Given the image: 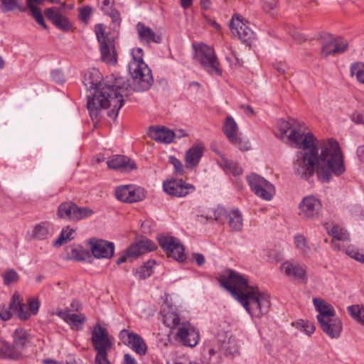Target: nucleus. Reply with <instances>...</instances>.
I'll use <instances>...</instances> for the list:
<instances>
[{"instance_id": "obj_1", "label": "nucleus", "mask_w": 364, "mask_h": 364, "mask_svg": "<svg viewBox=\"0 0 364 364\" xmlns=\"http://www.w3.org/2000/svg\"><path fill=\"white\" fill-rule=\"evenodd\" d=\"M280 138L287 136L289 142L302 149L296 155L293 169L297 177L308 179L316 171L322 182H328L332 174L340 176L345 171L343 159L338 142L333 138L315 144L316 138L311 132L306 133V127L301 122L279 119L277 123Z\"/></svg>"}, {"instance_id": "obj_2", "label": "nucleus", "mask_w": 364, "mask_h": 364, "mask_svg": "<svg viewBox=\"0 0 364 364\" xmlns=\"http://www.w3.org/2000/svg\"><path fill=\"white\" fill-rule=\"evenodd\" d=\"M218 280L252 317L261 318L267 314L270 306L268 295L260 292L257 287L250 285L246 277L228 269L218 277Z\"/></svg>"}, {"instance_id": "obj_3", "label": "nucleus", "mask_w": 364, "mask_h": 364, "mask_svg": "<svg viewBox=\"0 0 364 364\" xmlns=\"http://www.w3.org/2000/svg\"><path fill=\"white\" fill-rule=\"evenodd\" d=\"M102 75L96 68L88 70L84 73L82 82L90 91L94 93L87 96V107L92 122L96 124L100 121L102 109L112 106L108 115L116 118L119 110L124 105L122 95L114 85L102 83Z\"/></svg>"}, {"instance_id": "obj_4", "label": "nucleus", "mask_w": 364, "mask_h": 364, "mask_svg": "<svg viewBox=\"0 0 364 364\" xmlns=\"http://www.w3.org/2000/svg\"><path fill=\"white\" fill-rule=\"evenodd\" d=\"M132 60L129 63V71L133 80L132 87L136 92L148 90L154 80L151 69L143 60V50L140 48L132 49Z\"/></svg>"}, {"instance_id": "obj_5", "label": "nucleus", "mask_w": 364, "mask_h": 364, "mask_svg": "<svg viewBox=\"0 0 364 364\" xmlns=\"http://www.w3.org/2000/svg\"><path fill=\"white\" fill-rule=\"evenodd\" d=\"M13 345L9 342L0 341V358L16 360L19 358L22 350L31 342V335L24 328H16L13 333Z\"/></svg>"}, {"instance_id": "obj_6", "label": "nucleus", "mask_w": 364, "mask_h": 364, "mask_svg": "<svg viewBox=\"0 0 364 364\" xmlns=\"http://www.w3.org/2000/svg\"><path fill=\"white\" fill-rule=\"evenodd\" d=\"M194 59L200 63L201 67L210 75H222L220 63L213 47L205 43H193Z\"/></svg>"}, {"instance_id": "obj_7", "label": "nucleus", "mask_w": 364, "mask_h": 364, "mask_svg": "<svg viewBox=\"0 0 364 364\" xmlns=\"http://www.w3.org/2000/svg\"><path fill=\"white\" fill-rule=\"evenodd\" d=\"M91 341L97 352L95 359V364H110L107 358V351L112 348V343L106 328L97 324L92 332Z\"/></svg>"}, {"instance_id": "obj_8", "label": "nucleus", "mask_w": 364, "mask_h": 364, "mask_svg": "<svg viewBox=\"0 0 364 364\" xmlns=\"http://www.w3.org/2000/svg\"><path fill=\"white\" fill-rule=\"evenodd\" d=\"M95 33L100 46L101 58L103 62L109 65L117 63V54L112 41L105 35V28L102 24L95 26Z\"/></svg>"}, {"instance_id": "obj_9", "label": "nucleus", "mask_w": 364, "mask_h": 364, "mask_svg": "<svg viewBox=\"0 0 364 364\" xmlns=\"http://www.w3.org/2000/svg\"><path fill=\"white\" fill-rule=\"evenodd\" d=\"M251 190L259 198L270 200L275 191L274 186L263 177L252 173L247 177Z\"/></svg>"}, {"instance_id": "obj_10", "label": "nucleus", "mask_w": 364, "mask_h": 364, "mask_svg": "<svg viewBox=\"0 0 364 364\" xmlns=\"http://www.w3.org/2000/svg\"><path fill=\"white\" fill-rule=\"evenodd\" d=\"M158 240L160 246L168 257H173L177 261L185 260L184 247L177 238L168 235H161L159 237Z\"/></svg>"}, {"instance_id": "obj_11", "label": "nucleus", "mask_w": 364, "mask_h": 364, "mask_svg": "<svg viewBox=\"0 0 364 364\" xmlns=\"http://www.w3.org/2000/svg\"><path fill=\"white\" fill-rule=\"evenodd\" d=\"M176 341L188 347H195L199 342L198 331L190 323L183 322L175 336Z\"/></svg>"}, {"instance_id": "obj_12", "label": "nucleus", "mask_w": 364, "mask_h": 364, "mask_svg": "<svg viewBox=\"0 0 364 364\" xmlns=\"http://www.w3.org/2000/svg\"><path fill=\"white\" fill-rule=\"evenodd\" d=\"M281 271L289 278L299 283L306 284L308 277L306 267L295 260H287L280 266Z\"/></svg>"}, {"instance_id": "obj_13", "label": "nucleus", "mask_w": 364, "mask_h": 364, "mask_svg": "<svg viewBox=\"0 0 364 364\" xmlns=\"http://www.w3.org/2000/svg\"><path fill=\"white\" fill-rule=\"evenodd\" d=\"M321 207L318 198L314 196H308L299 203V214L304 219L313 220L318 217Z\"/></svg>"}, {"instance_id": "obj_14", "label": "nucleus", "mask_w": 364, "mask_h": 364, "mask_svg": "<svg viewBox=\"0 0 364 364\" xmlns=\"http://www.w3.org/2000/svg\"><path fill=\"white\" fill-rule=\"evenodd\" d=\"M119 337L124 344L129 346L137 354L144 355L147 353V346L140 335L122 329Z\"/></svg>"}, {"instance_id": "obj_15", "label": "nucleus", "mask_w": 364, "mask_h": 364, "mask_svg": "<svg viewBox=\"0 0 364 364\" xmlns=\"http://www.w3.org/2000/svg\"><path fill=\"white\" fill-rule=\"evenodd\" d=\"M215 220L220 223H224L228 220L230 228L235 231H241L242 229V216L238 209L230 212L219 208L214 212Z\"/></svg>"}, {"instance_id": "obj_16", "label": "nucleus", "mask_w": 364, "mask_h": 364, "mask_svg": "<svg viewBox=\"0 0 364 364\" xmlns=\"http://www.w3.org/2000/svg\"><path fill=\"white\" fill-rule=\"evenodd\" d=\"M115 196L122 202L135 203L144 200L146 196L144 188L126 185L116 188Z\"/></svg>"}, {"instance_id": "obj_17", "label": "nucleus", "mask_w": 364, "mask_h": 364, "mask_svg": "<svg viewBox=\"0 0 364 364\" xmlns=\"http://www.w3.org/2000/svg\"><path fill=\"white\" fill-rule=\"evenodd\" d=\"M156 249V245L147 238H142L129 246L126 254L117 260V264H120L126 262L127 257H136L140 255L153 251Z\"/></svg>"}, {"instance_id": "obj_18", "label": "nucleus", "mask_w": 364, "mask_h": 364, "mask_svg": "<svg viewBox=\"0 0 364 364\" xmlns=\"http://www.w3.org/2000/svg\"><path fill=\"white\" fill-rule=\"evenodd\" d=\"M164 191L170 196L175 197H184L195 191L194 186L183 180H170L163 183Z\"/></svg>"}, {"instance_id": "obj_19", "label": "nucleus", "mask_w": 364, "mask_h": 364, "mask_svg": "<svg viewBox=\"0 0 364 364\" xmlns=\"http://www.w3.org/2000/svg\"><path fill=\"white\" fill-rule=\"evenodd\" d=\"M230 27L232 33H236L238 38L243 42H247L253 38L252 30L246 25L243 17L239 14L232 16Z\"/></svg>"}, {"instance_id": "obj_20", "label": "nucleus", "mask_w": 364, "mask_h": 364, "mask_svg": "<svg viewBox=\"0 0 364 364\" xmlns=\"http://www.w3.org/2000/svg\"><path fill=\"white\" fill-rule=\"evenodd\" d=\"M90 247L94 257L98 259L111 258L114 252V244L104 240H92Z\"/></svg>"}, {"instance_id": "obj_21", "label": "nucleus", "mask_w": 364, "mask_h": 364, "mask_svg": "<svg viewBox=\"0 0 364 364\" xmlns=\"http://www.w3.org/2000/svg\"><path fill=\"white\" fill-rule=\"evenodd\" d=\"M321 329L331 338H338L341 336L343 324L336 316L318 322Z\"/></svg>"}, {"instance_id": "obj_22", "label": "nucleus", "mask_w": 364, "mask_h": 364, "mask_svg": "<svg viewBox=\"0 0 364 364\" xmlns=\"http://www.w3.org/2000/svg\"><path fill=\"white\" fill-rule=\"evenodd\" d=\"M56 315L68 323L72 329L76 331L82 330L85 322L87 321L85 315L73 314L70 310L58 311Z\"/></svg>"}, {"instance_id": "obj_23", "label": "nucleus", "mask_w": 364, "mask_h": 364, "mask_svg": "<svg viewBox=\"0 0 364 364\" xmlns=\"http://www.w3.org/2000/svg\"><path fill=\"white\" fill-rule=\"evenodd\" d=\"M45 15L58 28L63 31H68L70 29L71 23L56 8L51 7L46 9Z\"/></svg>"}, {"instance_id": "obj_24", "label": "nucleus", "mask_w": 364, "mask_h": 364, "mask_svg": "<svg viewBox=\"0 0 364 364\" xmlns=\"http://www.w3.org/2000/svg\"><path fill=\"white\" fill-rule=\"evenodd\" d=\"M138 38L144 44L151 43H160L161 37L156 34L150 27L145 26L143 23L139 22L136 26Z\"/></svg>"}, {"instance_id": "obj_25", "label": "nucleus", "mask_w": 364, "mask_h": 364, "mask_svg": "<svg viewBox=\"0 0 364 364\" xmlns=\"http://www.w3.org/2000/svg\"><path fill=\"white\" fill-rule=\"evenodd\" d=\"M149 135L154 141L169 144L176 136V134L164 127L151 126L149 129Z\"/></svg>"}, {"instance_id": "obj_26", "label": "nucleus", "mask_w": 364, "mask_h": 364, "mask_svg": "<svg viewBox=\"0 0 364 364\" xmlns=\"http://www.w3.org/2000/svg\"><path fill=\"white\" fill-rule=\"evenodd\" d=\"M107 166L112 169L132 171L136 168L133 161L128 157L123 155L113 156L107 161Z\"/></svg>"}, {"instance_id": "obj_27", "label": "nucleus", "mask_w": 364, "mask_h": 364, "mask_svg": "<svg viewBox=\"0 0 364 364\" xmlns=\"http://www.w3.org/2000/svg\"><path fill=\"white\" fill-rule=\"evenodd\" d=\"M313 303L316 311L318 312L316 318L318 322L336 316L333 307L321 299L314 298Z\"/></svg>"}, {"instance_id": "obj_28", "label": "nucleus", "mask_w": 364, "mask_h": 364, "mask_svg": "<svg viewBox=\"0 0 364 364\" xmlns=\"http://www.w3.org/2000/svg\"><path fill=\"white\" fill-rule=\"evenodd\" d=\"M204 151V146L198 144L191 147L186 154V163L187 168L195 167L199 163Z\"/></svg>"}, {"instance_id": "obj_29", "label": "nucleus", "mask_w": 364, "mask_h": 364, "mask_svg": "<svg viewBox=\"0 0 364 364\" xmlns=\"http://www.w3.org/2000/svg\"><path fill=\"white\" fill-rule=\"evenodd\" d=\"M223 129L226 137L232 143L235 144L240 143L241 141L238 136V127L237 123L232 117H227Z\"/></svg>"}, {"instance_id": "obj_30", "label": "nucleus", "mask_w": 364, "mask_h": 364, "mask_svg": "<svg viewBox=\"0 0 364 364\" xmlns=\"http://www.w3.org/2000/svg\"><path fill=\"white\" fill-rule=\"evenodd\" d=\"M10 310L18 314V317L22 320H27L31 313L28 311V308L25 304L20 301V297L18 294H14L9 304Z\"/></svg>"}, {"instance_id": "obj_31", "label": "nucleus", "mask_w": 364, "mask_h": 364, "mask_svg": "<svg viewBox=\"0 0 364 364\" xmlns=\"http://www.w3.org/2000/svg\"><path fill=\"white\" fill-rule=\"evenodd\" d=\"M335 37L331 34L325 35L321 40V55L326 58L328 55H336L335 50Z\"/></svg>"}, {"instance_id": "obj_32", "label": "nucleus", "mask_w": 364, "mask_h": 364, "mask_svg": "<svg viewBox=\"0 0 364 364\" xmlns=\"http://www.w3.org/2000/svg\"><path fill=\"white\" fill-rule=\"evenodd\" d=\"M219 165L225 173L232 174L235 176L242 173V168L237 162L229 161L223 156H221Z\"/></svg>"}, {"instance_id": "obj_33", "label": "nucleus", "mask_w": 364, "mask_h": 364, "mask_svg": "<svg viewBox=\"0 0 364 364\" xmlns=\"http://www.w3.org/2000/svg\"><path fill=\"white\" fill-rule=\"evenodd\" d=\"M18 10L21 12L26 11V7L23 6L19 0H1L0 1V11L4 13H8Z\"/></svg>"}, {"instance_id": "obj_34", "label": "nucleus", "mask_w": 364, "mask_h": 364, "mask_svg": "<svg viewBox=\"0 0 364 364\" xmlns=\"http://www.w3.org/2000/svg\"><path fill=\"white\" fill-rule=\"evenodd\" d=\"M164 314L163 316V322L164 323L170 328H177V330L179 328V326L181 324H182L183 322L181 321V318L178 314H177L174 311H168L167 312H165V311H163Z\"/></svg>"}, {"instance_id": "obj_35", "label": "nucleus", "mask_w": 364, "mask_h": 364, "mask_svg": "<svg viewBox=\"0 0 364 364\" xmlns=\"http://www.w3.org/2000/svg\"><path fill=\"white\" fill-rule=\"evenodd\" d=\"M220 351L226 355L234 356L238 353V346L236 339L230 337L228 339L224 340L221 344Z\"/></svg>"}, {"instance_id": "obj_36", "label": "nucleus", "mask_w": 364, "mask_h": 364, "mask_svg": "<svg viewBox=\"0 0 364 364\" xmlns=\"http://www.w3.org/2000/svg\"><path fill=\"white\" fill-rule=\"evenodd\" d=\"M100 4V8L104 13L109 16L113 21L119 19V13L113 8V1L112 0H97Z\"/></svg>"}, {"instance_id": "obj_37", "label": "nucleus", "mask_w": 364, "mask_h": 364, "mask_svg": "<svg viewBox=\"0 0 364 364\" xmlns=\"http://www.w3.org/2000/svg\"><path fill=\"white\" fill-rule=\"evenodd\" d=\"M347 310L355 321L364 326V305H351L347 307Z\"/></svg>"}, {"instance_id": "obj_38", "label": "nucleus", "mask_w": 364, "mask_h": 364, "mask_svg": "<svg viewBox=\"0 0 364 364\" xmlns=\"http://www.w3.org/2000/svg\"><path fill=\"white\" fill-rule=\"evenodd\" d=\"M75 203L65 202L61 203L58 210V215L60 218L73 220V212H74Z\"/></svg>"}, {"instance_id": "obj_39", "label": "nucleus", "mask_w": 364, "mask_h": 364, "mask_svg": "<svg viewBox=\"0 0 364 364\" xmlns=\"http://www.w3.org/2000/svg\"><path fill=\"white\" fill-rule=\"evenodd\" d=\"M74 232L75 230L70 228L69 227L63 229L58 239L53 242V245L55 247H60L63 244L70 241L74 238Z\"/></svg>"}, {"instance_id": "obj_40", "label": "nucleus", "mask_w": 364, "mask_h": 364, "mask_svg": "<svg viewBox=\"0 0 364 364\" xmlns=\"http://www.w3.org/2000/svg\"><path fill=\"white\" fill-rule=\"evenodd\" d=\"M94 211L89 207H79L75 203L73 212V220H80L91 216Z\"/></svg>"}, {"instance_id": "obj_41", "label": "nucleus", "mask_w": 364, "mask_h": 364, "mask_svg": "<svg viewBox=\"0 0 364 364\" xmlns=\"http://www.w3.org/2000/svg\"><path fill=\"white\" fill-rule=\"evenodd\" d=\"M49 226L48 223L36 225L33 230V236L38 240L46 239L49 235Z\"/></svg>"}, {"instance_id": "obj_42", "label": "nucleus", "mask_w": 364, "mask_h": 364, "mask_svg": "<svg viewBox=\"0 0 364 364\" xmlns=\"http://www.w3.org/2000/svg\"><path fill=\"white\" fill-rule=\"evenodd\" d=\"M294 245L301 254L305 256L311 252V249L307 245L306 240L303 235L297 234L294 236Z\"/></svg>"}, {"instance_id": "obj_43", "label": "nucleus", "mask_w": 364, "mask_h": 364, "mask_svg": "<svg viewBox=\"0 0 364 364\" xmlns=\"http://www.w3.org/2000/svg\"><path fill=\"white\" fill-rule=\"evenodd\" d=\"M328 234L332 236L334 241H346L348 239L347 232L338 226H333Z\"/></svg>"}, {"instance_id": "obj_44", "label": "nucleus", "mask_w": 364, "mask_h": 364, "mask_svg": "<svg viewBox=\"0 0 364 364\" xmlns=\"http://www.w3.org/2000/svg\"><path fill=\"white\" fill-rule=\"evenodd\" d=\"M350 75H355L357 80L362 84H364V64L355 63L350 66Z\"/></svg>"}, {"instance_id": "obj_45", "label": "nucleus", "mask_w": 364, "mask_h": 364, "mask_svg": "<svg viewBox=\"0 0 364 364\" xmlns=\"http://www.w3.org/2000/svg\"><path fill=\"white\" fill-rule=\"evenodd\" d=\"M2 277L4 283L7 286L17 282L19 279L18 274L13 269L6 270L2 274Z\"/></svg>"}, {"instance_id": "obj_46", "label": "nucleus", "mask_w": 364, "mask_h": 364, "mask_svg": "<svg viewBox=\"0 0 364 364\" xmlns=\"http://www.w3.org/2000/svg\"><path fill=\"white\" fill-rule=\"evenodd\" d=\"M348 48V43L347 41L343 39L342 38L335 37V45L334 50L336 55L338 54H341L345 53Z\"/></svg>"}, {"instance_id": "obj_47", "label": "nucleus", "mask_w": 364, "mask_h": 364, "mask_svg": "<svg viewBox=\"0 0 364 364\" xmlns=\"http://www.w3.org/2000/svg\"><path fill=\"white\" fill-rule=\"evenodd\" d=\"M30 11L36 21L44 28L47 29V25L45 23L41 9L38 7H32Z\"/></svg>"}, {"instance_id": "obj_48", "label": "nucleus", "mask_w": 364, "mask_h": 364, "mask_svg": "<svg viewBox=\"0 0 364 364\" xmlns=\"http://www.w3.org/2000/svg\"><path fill=\"white\" fill-rule=\"evenodd\" d=\"M30 11L36 21L44 28L47 29V25L45 23L41 9L38 7H32Z\"/></svg>"}, {"instance_id": "obj_49", "label": "nucleus", "mask_w": 364, "mask_h": 364, "mask_svg": "<svg viewBox=\"0 0 364 364\" xmlns=\"http://www.w3.org/2000/svg\"><path fill=\"white\" fill-rule=\"evenodd\" d=\"M346 254L351 258L364 264V255L359 252L355 248L348 247L346 251Z\"/></svg>"}, {"instance_id": "obj_50", "label": "nucleus", "mask_w": 364, "mask_h": 364, "mask_svg": "<svg viewBox=\"0 0 364 364\" xmlns=\"http://www.w3.org/2000/svg\"><path fill=\"white\" fill-rule=\"evenodd\" d=\"M168 161L173 166L176 173L181 176L183 174V166L177 158L173 156H170L168 157Z\"/></svg>"}, {"instance_id": "obj_51", "label": "nucleus", "mask_w": 364, "mask_h": 364, "mask_svg": "<svg viewBox=\"0 0 364 364\" xmlns=\"http://www.w3.org/2000/svg\"><path fill=\"white\" fill-rule=\"evenodd\" d=\"M298 325L301 326L302 331L308 336H311L315 331V326L310 321H301L298 322Z\"/></svg>"}, {"instance_id": "obj_52", "label": "nucleus", "mask_w": 364, "mask_h": 364, "mask_svg": "<svg viewBox=\"0 0 364 364\" xmlns=\"http://www.w3.org/2000/svg\"><path fill=\"white\" fill-rule=\"evenodd\" d=\"M92 12V7L89 6H84L79 9V16L82 21L87 22Z\"/></svg>"}, {"instance_id": "obj_53", "label": "nucleus", "mask_w": 364, "mask_h": 364, "mask_svg": "<svg viewBox=\"0 0 364 364\" xmlns=\"http://www.w3.org/2000/svg\"><path fill=\"white\" fill-rule=\"evenodd\" d=\"M69 257L71 259H76V260H83L84 257L82 256V252L78 248L75 247H69L68 249Z\"/></svg>"}, {"instance_id": "obj_54", "label": "nucleus", "mask_w": 364, "mask_h": 364, "mask_svg": "<svg viewBox=\"0 0 364 364\" xmlns=\"http://www.w3.org/2000/svg\"><path fill=\"white\" fill-rule=\"evenodd\" d=\"M52 80L58 83H63L65 80V75L60 70H54L50 73Z\"/></svg>"}, {"instance_id": "obj_55", "label": "nucleus", "mask_w": 364, "mask_h": 364, "mask_svg": "<svg viewBox=\"0 0 364 364\" xmlns=\"http://www.w3.org/2000/svg\"><path fill=\"white\" fill-rule=\"evenodd\" d=\"M151 273L152 270H148V269L144 268V267L143 266H141L136 271V274L141 279H144L149 277L151 274Z\"/></svg>"}, {"instance_id": "obj_56", "label": "nucleus", "mask_w": 364, "mask_h": 364, "mask_svg": "<svg viewBox=\"0 0 364 364\" xmlns=\"http://www.w3.org/2000/svg\"><path fill=\"white\" fill-rule=\"evenodd\" d=\"M40 306L39 301L37 299H31L28 302L29 312L36 314Z\"/></svg>"}, {"instance_id": "obj_57", "label": "nucleus", "mask_w": 364, "mask_h": 364, "mask_svg": "<svg viewBox=\"0 0 364 364\" xmlns=\"http://www.w3.org/2000/svg\"><path fill=\"white\" fill-rule=\"evenodd\" d=\"M262 7L266 12H269L276 7V0H263Z\"/></svg>"}, {"instance_id": "obj_58", "label": "nucleus", "mask_w": 364, "mask_h": 364, "mask_svg": "<svg viewBox=\"0 0 364 364\" xmlns=\"http://www.w3.org/2000/svg\"><path fill=\"white\" fill-rule=\"evenodd\" d=\"M351 119L356 124H364V114L360 112H354L351 115Z\"/></svg>"}, {"instance_id": "obj_59", "label": "nucleus", "mask_w": 364, "mask_h": 364, "mask_svg": "<svg viewBox=\"0 0 364 364\" xmlns=\"http://www.w3.org/2000/svg\"><path fill=\"white\" fill-rule=\"evenodd\" d=\"M192 257L198 266H202L205 262L204 256L200 253H193Z\"/></svg>"}, {"instance_id": "obj_60", "label": "nucleus", "mask_w": 364, "mask_h": 364, "mask_svg": "<svg viewBox=\"0 0 364 364\" xmlns=\"http://www.w3.org/2000/svg\"><path fill=\"white\" fill-rule=\"evenodd\" d=\"M124 364H137L136 360L129 354L124 355Z\"/></svg>"}, {"instance_id": "obj_61", "label": "nucleus", "mask_w": 364, "mask_h": 364, "mask_svg": "<svg viewBox=\"0 0 364 364\" xmlns=\"http://www.w3.org/2000/svg\"><path fill=\"white\" fill-rule=\"evenodd\" d=\"M11 316H12V314L9 310H2L0 312V317L4 321H7V320L10 319Z\"/></svg>"}, {"instance_id": "obj_62", "label": "nucleus", "mask_w": 364, "mask_h": 364, "mask_svg": "<svg viewBox=\"0 0 364 364\" xmlns=\"http://www.w3.org/2000/svg\"><path fill=\"white\" fill-rule=\"evenodd\" d=\"M175 364H203L201 362L197 360H191L188 358H184L175 363Z\"/></svg>"}, {"instance_id": "obj_63", "label": "nucleus", "mask_w": 364, "mask_h": 364, "mask_svg": "<svg viewBox=\"0 0 364 364\" xmlns=\"http://www.w3.org/2000/svg\"><path fill=\"white\" fill-rule=\"evenodd\" d=\"M359 159L364 163V146H360L356 151Z\"/></svg>"}, {"instance_id": "obj_64", "label": "nucleus", "mask_w": 364, "mask_h": 364, "mask_svg": "<svg viewBox=\"0 0 364 364\" xmlns=\"http://www.w3.org/2000/svg\"><path fill=\"white\" fill-rule=\"evenodd\" d=\"M180 4L184 9H187L193 4V0H180Z\"/></svg>"}]
</instances>
